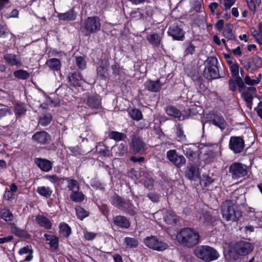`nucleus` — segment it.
Segmentation results:
<instances>
[{
  "label": "nucleus",
  "instance_id": "nucleus-1",
  "mask_svg": "<svg viewBox=\"0 0 262 262\" xmlns=\"http://www.w3.org/2000/svg\"><path fill=\"white\" fill-rule=\"evenodd\" d=\"M240 198L244 199V196L243 194L237 196L236 191H234L232 195V199L226 200L222 203V214L226 221H237L242 216V213L238 208L239 203L237 200Z\"/></svg>",
  "mask_w": 262,
  "mask_h": 262
},
{
  "label": "nucleus",
  "instance_id": "nucleus-2",
  "mask_svg": "<svg viewBox=\"0 0 262 262\" xmlns=\"http://www.w3.org/2000/svg\"><path fill=\"white\" fill-rule=\"evenodd\" d=\"M254 249L253 245L249 242L241 241L236 243L232 250L226 255L228 262H240V256H245L251 253Z\"/></svg>",
  "mask_w": 262,
  "mask_h": 262
},
{
  "label": "nucleus",
  "instance_id": "nucleus-3",
  "mask_svg": "<svg viewBox=\"0 0 262 262\" xmlns=\"http://www.w3.org/2000/svg\"><path fill=\"white\" fill-rule=\"evenodd\" d=\"M177 238L181 244L188 247H192L199 241V233L190 228H183L177 233Z\"/></svg>",
  "mask_w": 262,
  "mask_h": 262
},
{
  "label": "nucleus",
  "instance_id": "nucleus-4",
  "mask_svg": "<svg viewBox=\"0 0 262 262\" xmlns=\"http://www.w3.org/2000/svg\"><path fill=\"white\" fill-rule=\"evenodd\" d=\"M194 254L198 258L207 262L215 260L219 257L217 251L208 246L196 247L194 250Z\"/></svg>",
  "mask_w": 262,
  "mask_h": 262
},
{
  "label": "nucleus",
  "instance_id": "nucleus-5",
  "mask_svg": "<svg viewBox=\"0 0 262 262\" xmlns=\"http://www.w3.org/2000/svg\"><path fill=\"white\" fill-rule=\"evenodd\" d=\"M206 63V66L203 72L204 77L209 80L219 78L220 74L217 66V58L214 57H210L208 58Z\"/></svg>",
  "mask_w": 262,
  "mask_h": 262
},
{
  "label": "nucleus",
  "instance_id": "nucleus-6",
  "mask_svg": "<svg viewBox=\"0 0 262 262\" xmlns=\"http://www.w3.org/2000/svg\"><path fill=\"white\" fill-rule=\"evenodd\" d=\"M101 28L100 19L97 17H89L81 26V30L86 36L97 32Z\"/></svg>",
  "mask_w": 262,
  "mask_h": 262
},
{
  "label": "nucleus",
  "instance_id": "nucleus-7",
  "mask_svg": "<svg viewBox=\"0 0 262 262\" xmlns=\"http://www.w3.org/2000/svg\"><path fill=\"white\" fill-rule=\"evenodd\" d=\"M111 203L115 207L127 211L132 215L137 213L136 208L134 207L129 200H125L116 193L112 196Z\"/></svg>",
  "mask_w": 262,
  "mask_h": 262
},
{
  "label": "nucleus",
  "instance_id": "nucleus-8",
  "mask_svg": "<svg viewBox=\"0 0 262 262\" xmlns=\"http://www.w3.org/2000/svg\"><path fill=\"white\" fill-rule=\"evenodd\" d=\"M144 243L149 248L157 251H163L168 247L166 243L155 236L146 237L144 239Z\"/></svg>",
  "mask_w": 262,
  "mask_h": 262
},
{
  "label": "nucleus",
  "instance_id": "nucleus-9",
  "mask_svg": "<svg viewBox=\"0 0 262 262\" xmlns=\"http://www.w3.org/2000/svg\"><path fill=\"white\" fill-rule=\"evenodd\" d=\"M229 173L234 179H238L247 175V166L241 163H233L229 167Z\"/></svg>",
  "mask_w": 262,
  "mask_h": 262
},
{
  "label": "nucleus",
  "instance_id": "nucleus-10",
  "mask_svg": "<svg viewBox=\"0 0 262 262\" xmlns=\"http://www.w3.org/2000/svg\"><path fill=\"white\" fill-rule=\"evenodd\" d=\"M229 146L235 154L241 153L244 150L245 142L241 137L232 136L230 139Z\"/></svg>",
  "mask_w": 262,
  "mask_h": 262
},
{
  "label": "nucleus",
  "instance_id": "nucleus-11",
  "mask_svg": "<svg viewBox=\"0 0 262 262\" xmlns=\"http://www.w3.org/2000/svg\"><path fill=\"white\" fill-rule=\"evenodd\" d=\"M130 147L134 152L139 154H143L147 148L145 143L135 135L132 137Z\"/></svg>",
  "mask_w": 262,
  "mask_h": 262
},
{
  "label": "nucleus",
  "instance_id": "nucleus-12",
  "mask_svg": "<svg viewBox=\"0 0 262 262\" xmlns=\"http://www.w3.org/2000/svg\"><path fill=\"white\" fill-rule=\"evenodd\" d=\"M168 159L178 167L185 164L186 159L182 155H178L175 150H170L166 154Z\"/></svg>",
  "mask_w": 262,
  "mask_h": 262
},
{
  "label": "nucleus",
  "instance_id": "nucleus-13",
  "mask_svg": "<svg viewBox=\"0 0 262 262\" xmlns=\"http://www.w3.org/2000/svg\"><path fill=\"white\" fill-rule=\"evenodd\" d=\"M166 80L162 78L158 79L155 81L149 80L144 83V86L145 89L150 92H158L160 91Z\"/></svg>",
  "mask_w": 262,
  "mask_h": 262
},
{
  "label": "nucleus",
  "instance_id": "nucleus-14",
  "mask_svg": "<svg viewBox=\"0 0 262 262\" xmlns=\"http://www.w3.org/2000/svg\"><path fill=\"white\" fill-rule=\"evenodd\" d=\"M168 34L174 40H183L184 38L185 32L176 23L169 27Z\"/></svg>",
  "mask_w": 262,
  "mask_h": 262
},
{
  "label": "nucleus",
  "instance_id": "nucleus-15",
  "mask_svg": "<svg viewBox=\"0 0 262 262\" xmlns=\"http://www.w3.org/2000/svg\"><path fill=\"white\" fill-rule=\"evenodd\" d=\"M85 103L92 110H99L102 108L101 99L96 95L89 96Z\"/></svg>",
  "mask_w": 262,
  "mask_h": 262
},
{
  "label": "nucleus",
  "instance_id": "nucleus-16",
  "mask_svg": "<svg viewBox=\"0 0 262 262\" xmlns=\"http://www.w3.org/2000/svg\"><path fill=\"white\" fill-rule=\"evenodd\" d=\"M262 66V59L257 56H254L249 58L248 62L245 65V68L249 71H254Z\"/></svg>",
  "mask_w": 262,
  "mask_h": 262
},
{
  "label": "nucleus",
  "instance_id": "nucleus-17",
  "mask_svg": "<svg viewBox=\"0 0 262 262\" xmlns=\"http://www.w3.org/2000/svg\"><path fill=\"white\" fill-rule=\"evenodd\" d=\"M185 173L186 177L190 180H195L200 177L199 168L192 164L187 165Z\"/></svg>",
  "mask_w": 262,
  "mask_h": 262
},
{
  "label": "nucleus",
  "instance_id": "nucleus-18",
  "mask_svg": "<svg viewBox=\"0 0 262 262\" xmlns=\"http://www.w3.org/2000/svg\"><path fill=\"white\" fill-rule=\"evenodd\" d=\"M32 139L40 144H46L49 143L51 138L50 136L47 132L41 131L34 134Z\"/></svg>",
  "mask_w": 262,
  "mask_h": 262
},
{
  "label": "nucleus",
  "instance_id": "nucleus-19",
  "mask_svg": "<svg viewBox=\"0 0 262 262\" xmlns=\"http://www.w3.org/2000/svg\"><path fill=\"white\" fill-rule=\"evenodd\" d=\"M196 147L194 144H185L182 146V150L187 158L193 160L196 156Z\"/></svg>",
  "mask_w": 262,
  "mask_h": 262
},
{
  "label": "nucleus",
  "instance_id": "nucleus-20",
  "mask_svg": "<svg viewBox=\"0 0 262 262\" xmlns=\"http://www.w3.org/2000/svg\"><path fill=\"white\" fill-rule=\"evenodd\" d=\"M34 162L37 166L42 171L48 172L52 169V163L49 160L41 158H35Z\"/></svg>",
  "mask_w": 262,
  "mask_h": 262
},
{
  "label": "nucleus",
  "instance_id": "nucleus-21",
  "mask_svg": "<svg viewBox=\"0 0 262 262\" xmlns=\"http://www.w3.org/2000/svg\"><path fill=\"white\" fill-rule=\"evenodd\" d=\"M114 224L121 228H128L130 226L129 220L124 216L117 215L114 218Z\"/></svg>",
  "mask_w": 262,
  "mask_h": 262
},
{
  "label": "nucleus",
  "instance_id": "nucleus-22",
  "mask_svg": "<svg viewBox=\"0 0 262 262\" xmlns=\"http://www.w3.org/2000/svg\"><path fill=\"white\" fill-rule=\"evenodd\" d=\"M5 61L11 66H19L21 65V61L18 56L14 54H6L4 56Z\"/></svg>",
  "mask_w": 262,
  "mask_h": 262
},
{
  "label": "nucleus",
  "instance_id": "nucleus-23",
  "mask_svg": "<svg viewBox=\"0 0 262 262\" xmlns=\"http://www.w3.org/2000/svg\"><path fill=\"white\" fill-rule=\"evenodd\" d=\"M69 82L71 85L76 86L79 85V81L82 80V76L79 72L70 73L68 75Z\"/></svg>",
  "mask_w": 262,
  "mask_h": 262
},
{
  "label": "nucleus",
  "instance_id": "nucleus-24",
  "mask_svg": "<svg viewBox=\"0 0 262 262\" xmlns=\"http://www.w3.org/2000/svg\"><path fill=\"white\" fill-rule=\"evenodd\" d=\"M57 16L60 20L71 21L76 19L77 13L74 11L73 9H72L65 13H59Z\"/></svg>",
  "mask_w": 262,
  "mask_h": 262
},
{
  "label": "nucleus",
  "instance_id": "nucleus-25",
  "mask_svg": "<svg viewBox=\"0 0 262 262\" xmlns=\"http://www.w3.org/2000/svg\"><path fill=\"white\" fill-rule=\"evenodd\" d=\"M46 64L54 72H60L61 63L59 59L55 58H51L46 61Z\"/></svg>",
  "mask_w": 262,
  "mask_h": 262
},
{
  "label": "nucleus",
  "instance_id": "nucleus-26",
  "mask_svg": "<svg viewBox=\"0 0 262 262\" xmlns=\"http://www.w3.org/2000/svg\"><path fill=\"white\" fill-rule=\"evenodd\" d=\"M112 151L116 152L117 156L121 157L127 152V146L126 143H122L119 145H116L112 148Z\"/></svg>",
  "mask_w": 262,
  "mask_h": 262
},
{
  "label": "nucleus",
  "instance_id": "nucleus-27",
  "mask_svg": "<svg viewBox=\"0 0 262 262\" xmlns=\"http://www.w3.org/2000/svg\"><path fill=\"white\" fill-rule=\"evenodd\" d=\"M35 221L40 226L47 229H50L52 228V223L50 221L43 215H37L36 217Z\"/></svg>",
  "mask_w": 262,
  "mask_h": 262
},
{
  "label": "nucleus",
  "instance_id": "nucleus-28",
  "mask_svg": "<svg viewBox=\"0 0 262 262\" xmlns=\"http://www.w3.org/2000/svg\"><path fill=\"white\" fill-rule=\"evenodd\" d=\"M162 38V34L153 33L147 36V39L152 45L159 47Z\"/></svg>",
  "mask_w": 262,
  "mask_h": 262
},
{
  "label": "nucleus",
  "instance_id": "nucleus-29",
  "mask_svg": "<svg viewBox=\"0 0 262 262\" xmlns=\"http://www.w3.org/2000/svg\"><path fill=\"white\" fill-rule=\"evenodd\" d=\"M44 236L47 242V244L50 245L51 248L56 250L58 247V238L54 235L45 234Z\"/></svg>",
  "mask_w": 262,
  "mask_h": 262
},
{
  "label": "nucleus",
  "instance_id": "nucleus-30",
  "mask_svg": "<svg viewBox=\"0 0 262 262\" xmlns=\"http://www.w3.org/2000/svg\"><path fill=\"white\" fill-rule=\"evenodd\" d=\"M211 122L215 125L218 126L221 130L224 129L226 127V122L222 116L215 115Z\"/></svg>",
  "mask_w": 262,
  "mask_h": 262
},
{
  "label": "nucleus",
  "instance_id": "nucleus-31",
  "mask_svg": "<svg viewBox=\"0 0 262 262\" xmlns=\"http://www.w3.org/2000/svg\"><path fill=\"white\" fill-rule=\"evenodd\" d=\"M192 80L200 91L204 88L205 85L203 83V79L199 73H194L192 76Z\"/></svg>",
  "mask_w": 262,
  "mask_h": 262
},
{
  "label": "nucleus",
  "instance_id": "nucleus-32",
  "mask_svg": "<svg viewBox=\"0 0 262 262\" xmlns=\"http://www.w3.org/2000/svg\"><path fill=\"white\" fill-rule=\"evenodd\" d=\"M52 120V116L50 113H44L39 119L38 123L42 126H47L49 124Z\"/></svg>",
  "mask_w": 262,
  "mask_h": 262
},
{
  "label": "nucleus",
  "instance_id": "nucleus-33",
  "mask_svg": "<svg viewBox=\"0 0 262 262\" xmlns=\"http://www.w3.org/2000/svg\"><path fill=\"white\" fill-rule=\"evenodd\" d=\"M107 64L106 61H102L97 68V74L102 78H106L107 73Z\"/></svg>",
  "mask_w": 262,
  "mask_h": 262
},
{
  "label": "nucleus",
  "instance_id": "nucleus-34",
  "mask_svg": "<svg viewBox=\"0 0 262 262\" xmlns=\"http://www.w3.org/2000/svg\"><path fill=\"white\" fill-rule=\"evenodd\" d=\"M233 28V25L229 23H228L225 25L223 34L224 36L228 40H234L235 39V37L232 32Z\"/></svg>",
  "mask_w": 262,
  "mask_h": 262
},
{
  "label": "nucleus",
  "instance_id": "nucleus-35",
  "mask_svg": "<svg viewBox=\"0 0 262 262\" xmlns=\"http://www.w3.org/2000/svg\"><path fill=\"white\" fill-rule=\"evenodd\" d=\"M67 188L71 192L78 191L79 190V184L77 180L75 179H67Z\"/></svg>",
  "mask_w": 262,
  "mask_h": 262
},
{
  "label": "nucleus",
  "instance_id": "nucleus-36",
  "mask_svg": "<svg viewBox=\"0 0 262 262\" xmlns=\"http://www.w3.org/2000/svg\"><path fill=\"white\" fill-rule=\"evenodd\" d=\"M32 253L33 250L30 248L29 246L21 248L18 251L19 254L21 255L29 253L24 259L25 261H30L32 260L33 258Z\"/></svg>",
  "mask_w": 262,
  "mask_h": 262
},
{
  "label": "nucleus",
  "instance_id": "nucleus-37",
  "mask_svg": "<svg viewBox=\"0 0 262 262\" xmlns=\"http://www.w3.org/2000/svg\"><path fill=\"white\" fill-rule=\"evenodd\" d=\"M165 111L168 115L175 118H180L181 116V112L176 107L172 105L167 106L165 108Z\"/></svg>",
  "mask_w": 262,
  "mask_h": 262
},
{
  "label": "nucleus",
  "instance_id": "nucleus-38",
  "mask_svg": "<svg viewBox=\"0 0 262 262\" xmlns=\"http://www.w3.org/2000/svg\"><path fill=\"white\" fill-rule=\"evenodd\" d=\"M36 191L41 195L46 198H49L52 193V190L49 187L39 186Z\"/></svg>",
  "mask_w": 262,
  "mask_h": 262
},
{
  "label": "nucleus",
  "instance_id": "nucleus-39",
  "mask_svg": "<svg viewBox=\"0 0 262 262\" xmlns=\"http://www.w3.org/2000/svg\"><path fill=\"white\" fill-rule=\"evenodd\" d=\"M200 220L203 224H210L214 222L215 219L209 212L203 211L200 216Z\"/></svg>",
  "mask_w": 262,
  "mask_h": 262
},
{
  "label": "nucleus",
  "instance_id": "nucleus-40",
  "mask_svg": "<svg viewBox=\"0 0 262 262\" xmlns=\"http://www.w3.org/2000/svg\"><path fill=\"white\" fill-rule=\"evenodd\" d=\"M84 196L83 193L79 190L71 192L70 195L71 200L76 203L82 202L84 199Z\"/></svg>",
  "mask_w": 262,
  "mask_h": 262
},
{
  "label": "nucleus",
  "instance_id": "nucleus-41",
  "mask_svg": "<svg viewBox=\"0 0 262 262\" xmlns=\"http://www.w3.org/2000/svg\"><path fill=\"white\" fill-rule=\"evenodd\" d=\"M0 217L6 222H11L13 220V215L9 209L5 208L1 210Z\"/></svg>",
  "mask_w": 262,
  "mask_h": 262
},
{
  "label": "nucleus",
  "instance_id": "nucleus-42",
  "mask_svg": "<svg viewBox=\"0 0 262 262\" xmlns=\"http://www.w3.org/2000/svg\"><path fill=\"white\" fill-rule=\"evenodd\" d=\"M124 243L126 248H134L138 245V241L135 238L126 237L124 238Z\"/></svg>",
  "mask_w": 262,
  "mask_h": 262
},
{
  "label": "nucleus",
  "instance_id": "nucleus-43",
  "mask_svg": "<svg viewBox=\"0 0 262 262\" xmlns=\"http://www.w3.org/2000/svg\"><path fill=\"white\" fill-rule=\"evenodd\" d=\"M59 230L60 234L66 237H68L71 233V229L70 227L64 223L60 224Z\"/></svg>",
  "mask_w": 262,
  "mask_h": 262
},
{
  "label": "nucleus",
  "instance_id": "nucleus-44",
  "mask_svg": "<svg viewBox=\"0 0 262 262\" xmlns=\"http://www.w3.org/2000/svg\"><path fill=\"white\" fill-rule=\"evenodd\" d=\"M164 219L168 224H175L177 222V216L174 213L171 212H167Z\"/></svg>",
  "mask_w": 262,
  "mask_h": 262
},
{
  "label": "nucleus",
  "instance_id": "nucleus-45",
  "mask_svg": "<svg viewBox=\"0 0 262 262\" xmlns=\"http://www.w3.org/2000/svg\"><path fill=\"white\" fill-rule=\"evenodd\" d=\"M214 179L207 175H203L200 180V185L203 188H205L209 187L214 182Z\"/></svg>",
  "mask_w": 262,
  "mask_h": 262
},
{
  "label": "nucleus",
  "instance_id": "nucleus-46",
  "mask_svg": "<svg viewBox=\"0 0 262 262\" xmlns=\"http://www.w3.org/2000/svg\"><path fill=\"white\" fill-rule=\"evenodd\" d=\"M111 139H114L116 141L123 140L126 138V135L123 133L112 131L109 136Z\"/></svg>",
  "mask_w": 262,
  "mask_h": 262
},
{
  "label": "nucleus",
  "instance_id": "nucleus-47",
  "mask_svg": "<svg viewBox=\"0 0 262 262\" xmlns=\"http://www.w3.org/2000/svg\"><path fill=\"white\" fill-rule=\"evenodd\" d=\"M96 150L100 155L104 157L107 156L110 154V150L108 148L102 143H99L96 146Z\"/></svg>",
  "mask_w": 262,
  "mask_h": 262
},
{
  "label": "nucleus",
  "instance_id": "nucleus-48",
  "mask_svg": "<svg viewBox=\"0 0 262 262\" xmlns=\"http://www.w3.org/2000/svg\"><path fill=\"white\" fill-rule=\"evenodd\" d=\"M14 76L18 79L25 80L29 77L30 74L26 71L18 70L14 72Z\"/></svg>",
  "mask_w": 262,
  "mask_h": 262
},
{
  "label": "nucleus",
  "instance_id": "nucleus-49",
  "mask_svg": "<svg viewBox=\"0 0 262 262\" xmlns=\"http://www.w3.org/2000/svg\"><path fill=\"white\" fill-rule=\"evenodd\" d=\"M75 210L78 218L81 220H82L89 214V212L81 206L76 207Z\"/></svg>",
  "mask_w": 262,
  "mask_h": 262
},
{
  "label": "nucleus",
  "instance_id": "nucleus-50",
  "mask_svg": "<svg viewBox=\"0 0 262 262\" xmlns=\"http://www.w3.org/2000/svg\"><path fill=\"white\" fill-rule=\"evenodd\" d=\"M11 230L13 233L15 234L18 237H25L27 234V232L25 230L21 229L15 226H12Z\"/></svg>",
  "mask_w": 262,
  "mask_h": 262
},
{
  "label": "nucleus",
  "instance_id": "nucleus-51",
  "mask_svg": "<svg viewBox=\"0 0 262 262\" xmlns=\"http://www.w3.org/2000/svg\"><path fill=\"white\" fill-rule=\"evenodd\" d=\"M130 117L134 120H139L142 118L141 112L138 109H133L129 112Z\"/></svg>",
  "mask_w": 262,
  "mask_h": 262
},
{
  "label": "nucleus",
  "instance_id": "nucleus-52",
  "mask_svg": "<svg viewBox=\"0 0 262 262\" xmlns=\"http://www.w3.org/2000/svg\"><path fill=\"white\" fill-rule=\"evenodd\" d=\"M76 66L79 69H84L86 67V62L84 58L82 56H77L75 57Z\"/></svg>",
  "mask_w": 262,
  "mask_h": 262
},
{
  "label": "nucleus",
  "instance_id": "nucleus-53",
  "mask_svg": "<svg viewBox=\"0 0 262 262\" xmlns=\"http://www.w3.org/2000/svg\"><path fill=\"white\" fill-rule=\"evenodd\" d=\"M15 109L16 111V116H17V117L24 115L26 112V110L25 109L24 105L21 103L16 104Z\"/></svg>",
  "mask_w": 262,
  "mask_h": 262
},
{
  "label": "nucleus",
  "instance_id": "nucleus-54",
  "mask_svg": "<svg viewBox=\"0 0 262 262\" xmlns=\"http://www.w3.org/2000/svg\"><path fill=\"white\" fill-rule=\"evenodd\" d=\"M186 48L185 50V55L192 54L195 51V46L191 42H186L184 44Z\"/></svg>",
  "mask_w": 262,
  "mask_h": 262
},
{
  "label": "nucleus",
  "instance_id": "nucleus-55",
  "mask_svg": "<svg viewBox=\"0 0 262 262\" xmlns=\"http://www.w3.org/2000/svg\"><path fill=\"white\" fill-rule=\"evenodd\" d=\"M43 178L49 181L50 182L53 184H57L59 183L60 181V178H59L57 176L56 174H47L43 177Z\"/></svg>",
  "mask_w": 262,
  "mask_h": 262
},
{
  "label": "nucleus",
  "instance_id": "nucleus-56",
  "mask_svg": "<svg viewBox=\"0 0 262 262\" xmlns=\"http://www.w3.org/2000/svg\"><path fill=\"white\" fill-rule=\"evenodd\" d=\"M176 134L179 140L182 141H185L186 140V136L184 134V132L182 127L179 125L177 127Z\"/></svg>",
  "mask_w": 262,
  "mask_h": 262
},
{
  "label": "nucleus",
  "instance_id": "nucleus-57",
  "mask_svg": "<svg viewBox=\"0 0 262 262\" xmlns=\"http://www.w3.org/2000/svg\"><path fill=\"white\" fill-rule=\"evenodd\" d=\"M154 180L151 178H146L144 180V186L149 190H152L154 188Z\"/></svg>",
  "mask_w": 262,
  "mask_h": 262
},
{
  "label": "nucleus",
  "instance_id": "nucleus-58",
  "mask_svg": "<svg viewBox=\"0 0 262 262\" xmlns=\"http://www.w3.org/2000/svg\"><path fill=\"white\" fill-rule=\"evenodd\" d=\"M147 196L151 201L154 203L158 202L160 198L158 194L154 192H150L148 193Z\"/></svg>",
  "mask_w": 262,
  "mask_h": 262
},
{
  "label": "nucleus",
  "instance_id": "nucleus-59",
  "mask_svg": "<svg viewBox=\"0 0 262 262\" xmlns=\"http://www.w3.org/2000/svg\"><path fill=\"white\" fill-rule=\"evenodd\" d=\"M243 95L244 96L245 100L248 103H251L253 100L252 95L248 91L243 92Z\"/></svg>",
  "mask_w": 262,
  "mask_h": 262
},
{
  "label": "nucleus",
  "instance_id": "nucleus-60",
  "mask_svg": "<svg viewBox=\"0 0 262 262\" xmlns=\"http://www.w3.org/2000/svg\"><path fill=\"white\" fill-rule=\"evenodd\" d=\"M231 72L233 76H238L239 66L237 64H232L230 67Z\"/></svg>",
  "mask_w": 262,
  "mask_h": 262
},
{
  "label": "nucleus",
  "instance_id": "nucleus-61",
  "mask_svg": "<svg viewBox=\"0 0 262 262\" xmlns=\"http://www.w3.org/2000/svg\"><path fill=\"white\" fill-rule=\"evenodd\" d=\"M235 82L239 88V89L243 88L245 86L242 79L239 76H237L235 79Z\"/></svg>",
  "mask_w": 262,
  "mask_h": 262
},
{
  "label": "nucleus",
  "instance_id": "nucleus-62",
  "mask_svg": "<svg viewBox=\"0 0 262 262\" xmlns=\"http://www.w3.org/2000/svg\"><path fill=\"white\" fill-rule=\"evenodd\" d=\"M235 2V0H225V9L226 10L229 9L232 7V6L234 4Z\"/></svg>",
  "mask_w": 262,
  "mask_h": 262
},
{
  "label": "nucleus",
  "instance_id": "nucleus-63",
  "mask_svg": "<svg viewBox=\"0 0 262 262\" xmlns=\"http://www.w3.org/2000/svg\"><path fill=\"white\" fill-rule=\"evenodd\" d=\"M130 160L134 163H141L144 161V158L143 157H136L135 156H131Z\"/></svg>",
  "mask_w": 262,
  "mask_h": 262
},
{
  "label": "nucleus",
  "instance_id": "nucleus-64",
  "mask_svg": "<svg viewBox=\"0 0 262 262\" xmlns=\"http://www.w3.org/2000/svg\"><path fill=\"white\" fill-rule=\"evenodd\" d=\"M96 236V234L93 233L86 232L84 233V237L86 239L90 241L93 239Z\"/></svg>",
  "mask_w": 262,
  "mask_h": 262
}]
</instances>
